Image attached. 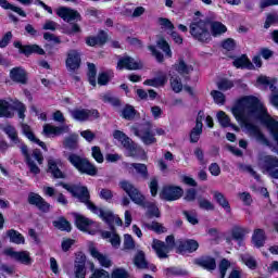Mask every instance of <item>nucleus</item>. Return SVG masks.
Masks as SVG:
<instances>
[{"label":"nucleus","mask_w":278,"mask_h":278,"mask_svg":"<svg viewBox=\"0 0 278 278\" xmlns=\"http://www.w3.org/2000/svg\"><path fill=\"white\" fill-rule=\"evenodd\" d=\"M90 254L93 258H97L102 267H111L112 261L105 254H102L97 248H90Z\"/></svg>","instance_id":"nucleus-26"},{"label":"nucleus","mask_w":278,"mask_h":278,"mask_svg":"<svg viewBox=\"0 0 278 278\" xmlns=\"http://www.w3.org/2000/svg\"><path fill=\"white\" fill-rule=\"evenodd\" d=\"M22 132L24 134V136H26V138L28 140H30V142L39 144V147H41V149H45V151H47L46 143L42 142L41 140H39V138H36L35 134H34V131H31V127L29 125L22 123Z\"/></svg>","instance_id":"nucleus-23"},{"label":"nucleus","mask_w":278,"mask_h":278,"mask_svg":"<svg viewBox=\"0 0 278 278\" xmlns=\"http://www.w3.org/2000/svg\"><path fill=\"white\" fill-rule=\"evenodd\" d=\"M66 66L70 71H77L81 66V53L78 49L67 51Z\"/></svg>","instance_id":"nucleus-13"},{"label":"nucleus","mask_w":278,"mask_h":278,"mask_svg":"<svg viewBox=\"0 0 278 278\" xmlns=\"http://www.w3.org/2000/svg\"><path fill=\"white\" fill-rule=\"evenodd\" d=\"M64 190H67L73 197H76L78 201L84 202L86 206L92 211V213H96L104 222L112 224L115 222L117 226H122L123 219L116 215H114L113 211H110V208H101L100 206H97L94 202H91L90 200V191L88 187H85V185H68V184H63Z\"/></svg>","instance_id":"nucleus-2"},{"label":"nucleus","mask_w":278,"mask_h":278,"mask_svg":"<svg viewBox=\"0 0 278 278\" xmlns=\"http://www.w3.org/2000/svg\"><path fill=\"white\" fill-rule=\"evenodd\" d=\"M56 15L64 20V22H74L81 20V15L78 11H74L73 9H67L66 7H60L56 11Z\"/></svg>","instance_id":"nucleus-18"},{"label":"nucleus","mask_w":278,"mask_h":278,"mask_svg":"<svg viewBox=\"0 0 278 278\" xmlns=\"http://www.w3.org/2000/svg\"><path fill=\"white\" fill-rule=\"evenodd\" d=\"M198 204L200 208H205L206 211H214L215 206L211 200H206V198H198Z\"/></svg>","instance_id":"nucleus-56"},{"label":"nucleus","mask_w":278,"mask_h":278,"mask_svg":"<svg viewBox=\"0 0 278 278\" xmlns=\"http://www.w3.org/2000/svg\"><path fill=\"white\" fill-rule=\"evenodd\" d=\"M266 232L263 228H255L252 235V243L255 248H263L266 241Z\"/></svg>","instance_id":"nucleus-25"},{"label":"nucleus","mask_w":278,"mask_h":278,"mask_svg":"<svg viewBox=\"0 0 278 278\" xmlns=\"http://www.w3.org/2000/svg\"><path fill=\"white\" fill-rule=\"evenodd\" d=\"M167 81L168 77L166 73L159 72L157 77H153L152 79H146L144 84L146 86H154L155 88H159L160 86H165Z\"/></svg>","instance_id":"nucleus-27"},{"label":"nucleus","mask_w":278,"mask_h":278,"mask_svg":"<svg viewBox=\"0 0 278 278\" xmlns=\"http://www.w3.org/2000/svg\"><path fill=\"white\" fill-rule=\"evenodd\" d=\"M135 136L140 138L142 140L143 144H155L157 142V139L155 138V134L152 131V127L150 123H146L144 125H141L139 129H134Z\"/></svg>","instance_id":"nucleus-9"},{"label":"nucleus","mask_w":278,"mask_h":278,"mask_svg":"<svg viewBox=\"0 0 278 278\" xmlns=\"http://www.w3.org/2000/svg\"><path fill=\"white\" fill-rule=\"evenodd\" d=\"M135 116H136V110H135L134 105H126L122 110V117L126 118V121H132V118H135Z\"/></svg>","instance_id":"nucleus-47"},{"label":"nucleus","mask_w":278,"mask_h":278,"mask_svg":"<svg viewBox=\"0 0 278 278\" xmlns=\"http://www.w3.org/2000/svg\"><path fill=\"white\" fill-rule=\"evenodd\" d=\"M119 188L126 192V194L131 199L132 202L136 204H140L147 208V217H160V208L157 204L154 202H146V195L141 193L140 189L136 187V185L131 184L130 181L123 180L119 181Z\"/></svg>","instance_id":"nucleus-3"},{"label":"nucleus","mask_w":278,"mask_h":278,"mask_svg":"<svg viewBox=\"0 0 278 278\" xmlns=\"http://www.w3.org/2000/svg\"><path fill=\"white\" fill-rule=\"evenodd\" d=\"M146 227L149 228L150 230H154V232L162 233L166 232L165 226L161 224L160 222H150L146 224Z\"/></svg>","instance_id":"nucleus-48"},{"label":"nucleus","mask_w":278,"mask_h":278,"mask_svg":"<svg viewBox=\"0 0 278 278\" xmlns=\"http://www.w3.org/2000/svg\"><path fill=\"white\" fill-rule=\"evenodd\" d=\"M170 86H172L174 92H181V90L184 88L181 78L179 76L170 77Z\"/></svg>","instance_id":"nucleus-50"},{"label":"nucleus","mask_w":278,"mask_h":278,"mask_svg":"<svg viewBox=\"0 0 278 278\" xmlns=\"http://www.w3.org/2000/svg\"><path fill=\"white\" fill-rule=\"evenodd\" d=\"M233 65L237 66V68H253L254 66L245 54L236 58L233 60Z\"/></svg>","instance_id":"nucleus-33"},{"label":"nucleus","mask_w":278,"mask_h":278,"mask_svg":"<svg viewBox=\"0 0 278 278\" xmlns=\"http://www.w3.org/2000/svg\"><path fill=\"white\" fill-rule=\"evenodd\" d=\"M88 80L91 86H97V66L93 62L88 63Z\"/></svg>","instance_id":"nucleus-41"},{"label":"nucleus","mask_w":278,"mask_h":278,"mask_svg":"<svg viewBox=\"0 0 278 278\" xmlns=\"http://www.w3.org/2000/svg\"><path fill=\"white\" fill-rule=\"evenodd\" d=\"M0 7H2V9L14 11V13H17V15H21V17L27 16L23 9H21L20 7H14V4H10L8 0H0Z\"/></svg>","instance_id":"nucleus-37"},{"label":"nucleus","mask_w":278,"mask_h":278,"mask_svg":"<svg viewBox=\"0 0 278 278\" xmlns=\"http://www.w3.org/2000/svg\"><path fill=\"white\" fill-rule=\"evenodd\" d=\"M27 201L29 202V204H35V206H37L39 211H43L45 213L50 211L51 204H49V202H47V200H45V198H42L40 193H35V191H30V193H28Z\"/></svg>","instance_id":"nucleus-15"},{"label":"nucleus","mask_w":278,"mask_h":278,"mask_svg":"<svg viewBox=\"0 0 278 278\" xmlns=\"http://www.w3.org/2000/svg\"><path fill=\"white\" fill-rule=\"evenodd\" d=\"M113 137L115 138V140L122 142V146L124 147V149H126V154L129 157H138V155L142 153V149L138 147V144H136V142H134V140H131L129 136L124 134V131L115 130L113 132Z\"/></svg>","instance_id":"nucleus-6"},{"label":"nucleus","mask_w":278,"mask_h":278,"mask_svg":"<svg viewBox=\"0 0 278 278\" xmlns=\"http://www.w3.org/2000/svg\"><path fill=\"white\" fill-rule=\"evenodd\" d=\"M43 194H46V197H51V199L56 197V201L60 202V204H68L66 195L61 193V191H56L55 187H43Z\"/></svg>","instance_id":"nucleus-22"},{"label":"nucleus","mask_w":278,"mask_h":278,"mask_svg":"<svg viewBox=\"0 0 278 278\" xmlns=\"http://www.w3.org/2000/svg\"><path fill=\"white\" fill-rule=\"evenodd\" d=\"M176 71L180 73V75L189 74L193 71L192 64H187L185 60H179L178 64H176Z\"/></svg>","instance_id":"nucleus-40"},{"label":"nucleus","mask_w":278,"mask_h":278,"mask_svg":"<svg viewBox=\"0 0 278 278\" xmlns=\"http://www.w3.org/2000/svg\"><path fill=\"white\" fill-rule=\"evenodd\" d=\"M111 278H129V274L123 267H117L116 269H113Z\"/></svg>","instance_id":"nucleus-59"},{"label":"nucleus","mask_w":278,"mask_h":278,"mask_svg":"<svg viewBox=\"0 0 278 278\" xmlns=\"http://www.w3.org/2000/svg\"><path fill=\"white\" fill-rule=\"evenodd\" d=\"M70 130L68 127H54L53 125H43V134L46 136H61V134L67 132Z\"/></svg>","instance_id":"nucleus-28"},{"label":"nucleus","mask_w":278,"mask_h":278,"mask_svg":"<svg viewBox=\"0 0 278 278\" xmlns=\"http://www.w3.org/2000/svg\"><path fill=\"white\" fill-rule=\"evenodd\" d=\"M143 64L141 60H135L131 55H123L117 61V68L122 71L123 68H128L129 71H136L138 68H142Z\"/></svg>","instance_id":"nucleus-12"},{"label":"nucleus","mask_w":278,"mask_h":278,"mask_svg":"<svg viewBox=\"0 0 278 278\" xmlns=\"http://www.w3.org/2000/svg\"><path fill=\"white\" fill-rule=\"evenodd\" d=\"M184 215L186 216L188 222H190V224H199V219L195 212L184 211Z\"/></svg>","instance_id":"nucleus-63"},{"label":"nucleus","mask_w":278,"mask_h":278,"mask_svg":"<svg viewBox=\"0 0 278 278\" xmlns=\"http://www.w3.org/2000/svg\"><path fill=\"white\" fill-rule=\"evenodd\" d=\"M189 28L191 36H193L195 40H200V42H210L212 37L206 22H203V20L193 22L190 24Z\"/></svg>","instance_id":"nucleus-8"},{"label":"nucleus","mask_w":278,"mask_h":278,"mask_svg":"<svg viewBox=\"0 0 278 278\" xmlns=\"http://www.w3.org/2000/svg\"><path fill=\"white\" fill-rule=\"evenodd\" d=\"M165 241L166 243L160 239H154L152 242V248L155 250L160 258H167L168 252L174 250L175 247L177 248V241L175 240L174 235H168Z\"/></svg>","instance_id":"nucleus-7"},{"label":"nucleus","mask_w":278,"mask_h":278,"mask_svg":"<svg viewBox=\"0 0 278 278\" xmlns=\"http://www.w3.org/2000/svg\"><path fill=\"white\" fill-rule=\"evenodd\" d=\"M162 199L165 201H178L182 197V189L181 187H174V185H167V187H163Z\"/></svg>","instance_id":"nucleus-14"},{"label":"nucleus","mask_w":278,"mask_h":278,"mask_svg":"<svg viewBox=\"0 0 278 278\" xmlns=\"http://www.w3.org/2000/svg\"><path fill=\"white\" fill-rule=\"evenodd\" d=\"M14 47H17L22 53L29 55L30 53H39L43 55L46 53L45 49L40 46H22L21 41H15Z\"/></svg>","instance_id":"nucleus-24"},{"label":"nucleus","mask_w":278,"mask_h":278,"mask_svg":"<svg viewBox=\"0 0 278 278\" xmlns=\"http://www.w3.org/2000/svg\"><path fill=\"white\" fill-rule=\"evenodd\" d=\"M217 86L219 90H230V88H233L235 84L231 79L224 78L217 81Z\"/></svg>","instance_id":"nucleus-58"},{"label":"nucleus","mask_w":278,"mask_h":278,"mask_svg":"<svg viewBox=\"0 0 278 278\" xmlns=\"http://www.w3.org/2000/svg\"><path fill=\"white\" fill-rule=\"evenodd\" d=\"M134 263L137 267L140 269H144L148 267V261L146 258V254L142 250H139L137 254L135 255Z\"/></svg>","instance_id":"nucleus-36"},{"label":"nucleus","mask_w":278,"mask_h":278,"mask_svg":"<svg viewBox=\"0 0 278 278\" xmlns=\"http://www.w3.org/2000/svg\"><path fill=\"white\" fill-rule=\"evenodd\" d=\"M100 99L104 103H111V105H115V106L121 105L119 99L117 97H114L111 92H102L100 94Z\"/></svg>","instance_id":"nucleus-38"},{"label":"nucleus","mask_w":278,"mask_h":278,"mask_svg":"<svg viewBox=\"0 0 278 278\" xmlns=\"http://www.w3.org/2000/svg\"><path fill=\"white\" fill-rule=\"evenodd\" d=\"M200 138H201V135L199 131L198 123L195 121V125L193 129H191L190 131V142H193V143L199 142Z\"/></svg>","instance_id":"nucleus-60"},{"label":"nucleus","mask_w":278,"mask_h":278,"mask_svg":"<svg viewBox=\"0 0 278 278\" xmlns=\"http://www.w3.org/2000/svg\"><path fill=\"white\" fill-rule=\"evenodd\" d=\"M260 165L264 168L274 179H278V157L274 155H264L260 159Z\"/></svg>","instance_id":"nucleus-10"},{"label":"nucleus","mask_w":278,"mask_h":278,"mask_svg":"<svg viewBox=\"0 0 278 278\" xmlns=\"http://www.w3.org/2000/svg\"><path fill=\"white\" fill-rule=\"evenodd\" d=\"M90 269L92 271L90 278H110L109 271L105 269H96L94 263H90Z\"/></svg>","instance_id":"nucleus-44"},{"label":"nucleus","mask_w":278,"mask_h":278,"mask_svg":"<svg viewBox=\"0 0 278 278\" xmlns=\"http://www.w3.org/2000/svg\"><path fill=\"white\" fill-rule=\"evenodd\" d=\"M126 168H135L138 175H141L143 179H149V173L146 164H125Z\"/></svg>","instance_id":"nucleus-35"},{"label":"nucleus","mask_w":278,"mask_h":278,"mask_svg":"<svg viewBox=\"0 0 278 278\" xmlns=\"http://www.w3.org/2000/svg\"><path fill=\"white\" fill-rule=\"evenodd\" d=\"M156 45H157V47H160V49H162L166 53V55L172 58L173 51L170 49V46H168V41H165V39H163V37H161V39H159Z\"/></svg>","instance_id":"nucleus-54"},{"label":"nucleus","mask_w":278,"mask_h":278,"mask_svg":"<svg viewBox=\"0 0 278 278\" xmlns=\"http://www.w3.org/2000/svg\"><path fill=\"white\" fill-rule=\"evenodd\" d=\"M249 232H251L250 228H244L243 226H235L232 228V237L237 241H242Z\"/></svg>","instance_id":"nucleus-34"},{"label":"nucleus","mask_w":278,"mask_h":278,"mask_svg":"<svg viewBox=\"0 0 278 278\" xmlns=\"http://www.w3.org/2000/svg\"><path fill=\"white\" fill-rule=\"evenodd\" d=\"M256 119L266 125L278 146V122L269 116L266 108L258 101V99H256Z\"/></svg>","instance_id":"nucleus-5"},{"label":"nucleus","mask_w":278,"mask_h":278,"mask_svg":"<svg viewBox=\"0 0 278 278\" xmlns=\"http://www.w3.org/2000/svg\"><path fill=\"white\" fill-rule=\"evenodd\" d=\"M157 23L161 26V28H164L165 30L172 31L175 28L173 22H170V20H168L166 17H160L157 20Z\"/></svg>","instance_id":"nucleus-57"},{"label":"nucleus","mask_w":278,"mask_h":278,"mask_svg":"<svg viewBox=\"0 0 278 278\" xmlns=\"http://www.w3.org/2000/svg\"><path fill=\"white\" fill-rule=\"evenodd\" d=\"M199 264L205 269H216V261L212 256H206V258H202Z\"/></svg>","instance_id":"nucleus-49"},{"label":"nucleus","mask_w":278,"mask_h":278,"mask_svg":"<svg viewBox=\"0 0 278 278\" xmlns=\"http://www.w3.org/2000/svg\"><path fill=\"white\" fill-rule=\"evenodd\" d=\"M67 161L83 175H89L90 177H97L99 170L94 164H91L86 157L77 155V153H70Z\"/></svg>","instance_id":"nucleus-4"},{"label":"nucleus","mask_w":278,"mask_h":278,"mask_svg":"<svg viewBox=\"0 0 278 278\" xmlns=\"http://www.w3.org/2000/svg\"><path fill=\"white\" fill-rule=\"evenodd\" d=\"M214 199L215 201L223 206V208H226L228 213H230L231 207L229 204V200H227L225 193H222V191H214Z\"/></svg>","instance_id":"nucleus-32"},{"label":"nucleus","mask_w":278,"mask_h":278,"mask_svg":"<svg viewBox=\"0 0 278 278\" xmlns=\"http://www.w3.org/2000/svg\"><path fill=\"white\" fill-rule=\"evenodd\" d=\"M71 116L75 121H89L93 118H99L100 114L98 110H88L85 108H76L71 110Z\"/></svg>","instance_id":"nucleus-11"},{"label":"nucleus","mask_w":278,"mask_h":278,"mask_svg":"<svg viewBox=\"0 0 278 278\" xmlns=\"http://www.w3.org/2000/svg\"><path fill=\"white\" fill-rule=\"evenodd\" d=\"M3 131L4 134H7L8 138L11 141L10 147H15L16 144L21 150V153L25 159V163L29 173H31V175H40L41 169L39 166H41L45 162L42 151H40V149H34L30 154L27 144H25V142H22L17 129L12 125H7Z\"/></svg>","instance_id":"nucleus-1"},{"label":"nucleus","mask_w":278,"mask_h":278,"mask_svg":"<svg viewBox=\"0 0 278 278\" xmlns=\"http://www.w3.org/2000/svg\"><path fill=\"white\" fill-rule=\"evenodd\" d=\"M7 235L13 243H25V237L18 230H8Z\"/></svg>","instance_id":"nucleus-43"},{"label":"nucleus","mask_w":278,"mask_h":278,"mask_svg":"<svg viewBox=\"0 0 278 278\" xmlns=\"http://www.w3.org/2000/svg\"><path fill=\"white\" fill-rule=\"evenodd\" d=\"M10 78L17 84H27L28 73L23 66H14L10 70Z\"/></svg>","instance_id":"nucleus-19"},{"label":"nucleus","mask_w":278,"mask_h":278,"mask_svg":"<svg viewBox=\"0 0 278 278\" xmlns=\"http://www.w3.org/2000/svg\"><path fill=\"white\" fill-rule=\"evenodd\" d=\"M278 22V15L277 14H269L266 17V22L264 24V28L268 29L270 28V26H273V24H277Z\"/></svg>","instance_id":"nucleus-62"},{"label":"nucleus","mask_w":278,"mask_h":278,"mask_svg":"<svg viewBox=\"0 0 278 278\" xmlns=\"http://www.w3.org/2000/svg\"><path fill=\"white\" fill-rule=\"evenodd\" d=\"M241 258L247 267H249L250 269H256L257 261L254 256H252L251 254H242Z\"/></svg>","instance_id":"nucleus-45"},{"label":"nucleus","mask_w":278,"mask_h":278,"mask_svg":"<svg viewBox=\"0 0 278 278\" xmlns=\"http://www.w3.org/2000/svg\"><path fill=\"white\" fill-rule=\"evenodd\" d=\"M217 118H218V122L220 123L222 127H230L231 126L230 118L226 114V112H224V111L217 112Z\"/></svg>","instance_id":"nucleus-51"},{"label":"nucleus","mask_w":278,"mask_h":278,"mask_svg":"<svg viewBox=\"0 0 278 278\" xmlns=\"http://www.w3.org/2000/svg\"><path fill=\"white\" fill-rule=\"evenodd\" d=\"M249 131L251 136L257 140V142H261L262 144H269V140H267L266 136H264L256 125H249Z\"/></svg>","instance_id":"nucleus-30"},{"label":"nucleus","mask_w":278,"mask_h":278,"mask_svg":"<svg viewBox=\"0 0 278 278\" xmlns=\"http://www.w3.org/2000/svg\"><path fill=\"white\" fill-rule=\"evenodd\" d=\"M219 90H212L211 94L215 101V103H218L219 105H224L225 101H226V97L224 94V92H222L220 88H218Z\"/></svg>","instance_id":"nucleus-52"},{"label":"nucleus","mask_w":278,"mask_h":278,"mask_svg":"<svg viewBox=\"0 0 278 278\" xmlns=\"http://www.w3.org/2000/svg\"><path fill=\"white\" fill-rule=\"evenodd\" d=\"M53 225L56 227V228H60V230H72V226H71V223L65 219V217H60L59 219H55L53 222Z\"/></svg>","instance_id":"nucleus-46"},{"label":"nucleus","mask_w":278,"mask_h":278,"mask_svg":"<svg viewBox=\"0 0 278 278\" xmlns=\"http://www.w3.org/2000/svg\"><path fill=\"white\" fill-rule=\"evenodd\" d=\"M199 245L200 243L195 239H177L176 242L178 252H197Z\"/></svg>","instance_id":"nucleus-17"},{"label":"nucleus","mask_w":278,"mask_h":278,"mask_svg":"<svg viewBox=\"0 0 278 278\" xmlns=\"http://www.w3.org/2000/svg\"><path fill=\"white\" fill-rule=\"evenodd\" d=\"M78 140H79V136H77V134H71V136H67V138H65L63 146L65 149H70V151H74L79 147Z\"/></svg>","instance_id":"nucleus-31"},{"label":"nucleus","mask_w":278,"mask_h":278,"mask_svg":"<svg viewBox=\"0 0 278 278\" xmlns=\"http://www.w3.org/2000/svg\"><path fill=\"white\" fill-rule=\"evenodd\" d=\"M5 254L15 261H18V263H23L24 265H30L31 263V256L27 251L16 252L15 250L9 249L5 250Z\"/></svg>","instance_id":"nucleus-20"},{"label":"nucleus","mask_w":278,"mask_h":278,"mask_svg":"<svg viewBox=\"0 0 278 278\" xmlns=\"http://www.w3.org/2000/svg\"><path fill=\"white\" fill-rule=\"evenodd\" d=\"M136 243L131 235H124V250H135Z\"/></svg>","instance_id":"nucleus-55"},{"label":"nucleus","mask_w":278,"mask_h":278,"mask_svg":"<svg viewBox=\"0 0 278 278\" xmlns=\"http://www.w3.org/2000/svg\"><path fill=\"white\" fill-rule=\"evenodd\" d=\"M91 155H92L93 160H96V162H98V164H103L104 155H103L100 147H92Z\"/></svg>","instance_id":"nucleus-53"},{"label":"nucleus","mask_w":278,"mask_h":278,"mask_svg":"<svg viewBox=\"0 0 278 278\" xmlns=\"http://www.w3.org/2000/svg\"><path fill=\"white\" fill-rule=\"evenodd\" d=\"M225 31H227V27L222 24V22H212L211 33L213 36H220V34H225Z\"/></svg>","instance_id":"nucleus-42"},{"label":"nucleus","mask_w":278,"mask_h":278,"mask_svg":"<svg viewBox=\"0 0 278 278\" xmlns=\"http://www.w3.org/2000/svg\"><path fill=\"white\" fill-rule=\"evenodd\" d=\"M150 51L152 54L156 58L157 62L164 61V53L162 51H159L155 46H149Z\"/></svg>","instance_id":"nucleus-64"},{"label":"nucleus","mask_w":278,"mask_h":278,"mask_svg":"<svg viewBox=\"0 0 278 278\" xmlns=\"http://www.w3.org/2000/svg\"><path fill=\"white\" fill-rule=\"evenodd\" d=\"M110 79H111L110 72L99 73L98 84H100V86H105L106 84H109Z\"/></svg>","instance_id":"nucleus-61"},{"label":"nucleus","mask_w":278,"mask_h":278,"mask_svg":"<svg viewBox=\"0 0 278 278\" xmlns=\"http://www.w3.org/2000/svg\"><path fill=\"white\" fill-rule=\"evenodd\" d=\"M48 172L55 178V179H65L64 173L60 170L58 166V162L55 160H48Z\"/></svg>","instance_id":"nucleus-29"},{"label":"nucleus","mask_w":278,"mask_h":278,"mask_svg":"<svg viewBox=\"0 0 278 278\" xmlns=\"http://www.w3.org/2000/svg\"><path fill=\"white\" fill-rule=\"evenodd\" d=\"M75 223L77 228L80 230H85L86 232H90V235H94L96 230L92 229V226H97V224H94L92 219H89L79 213H75Z\"/></svg>","instance_id":"nucleus-16"},{"label":"nucleus","mask_w":278,"mask_h":278,"mask_svg":"<svg viewBox=\"0 0 278 278\" xmlns=\"http://www.w3.org/2000/svg\"><path fill=\"white\" fill-rule=\"evenodd\" d=\"M74 274L76 278H86V256L80 254L74 263Z\"/></svg>","instance_id":"nucleus-21"},{"label":"nucleus","mask_w":278,"mask_h":278,"mask_svg":"<svg viewBox=\"0 0 278 278\" xmlns=\"http://www.w3.org/2000/svg\"><path fill=\"white\" fill-rule=\"evenodd\" d=\"M5 116L7 118H12L14 114L10 111V103L4 99H0V117Z\"/></svg>","instance_id":"nucleus-39"}]
</instances>
